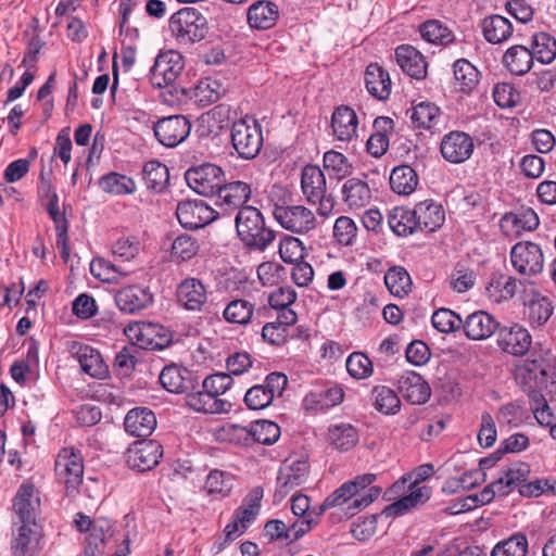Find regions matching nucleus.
Segmentation results:
<instances>
[{
	"label": "nucleus",
	"mask_w": 556,
	"mask_h": 556,
	"mask_svg": "<svg viewBox=\"0 0 556 556\" xmlns=\"http://www.w3.org/2000/svg\"><path fill=\"white\" fill-rule=\"evenodd\" d=\"M263 496V488L255 486L244 496L241 505L236 509L233 516L242 523V528L248 529L256 519Z\"/></svg>",
	"instance_id": "79ce46f5"
},
{
	"label": "nucleus",
	"mask_w": 556,
	"mask_h": 556,
	"mask_svg": "<svg viewBox=\"0 0 556 556\" xmlns=\"http://www.w3.org/2000/svg\"><path fill=\"white\" fill-rule=\"evenodd\" d=\"M125 334L137 346L147 350H163L170 343V336L155 323L136 321L125 328Z\"/></svg>",
	"instance_id": "6e6552de"
},
{
	"label": "nucleus",
	"mask_w": 556,
	"mask_h": 556,
	"mask_svg": "<svg viewBox=\"0 0 556 556\" xmlns=\"http://www.w3.org/2000/svg\"><path fill=\"white\" fill-rule=\"evenodd\" d=\"M176 298L179 305L188 311H201L206 302V288L197 278H186L176 290Z\"/></svg>",
	"instance_id": "a878e982"
},
{
	"label": "nucleus",
	"mask_w": 556,
	"mask_h": 556,
	"mask_svg": "<svg viewBox=\"0 0 556 556\" xmlns=\"http://www.w3.org/2000/svg\"><path fill=\"white\" fill-rule=\"evenodd\" d=\"M498 328L500 323L491 314L476 311L463 320L460 329L468 339L478 341L490 338Z\"/></svg>",
	"instance_id": "b1692460"
},
{
	"label": "nucleus",
	"mask_w": 556,
	"mask_h": 556,
	"mask_svg": "<svg viewBox=\"0 0 556 556\" xmlns=\"http://www.w3.org/2000/svg\"><path fill=\"white\" fill-rule=\"evenodd\" d=\"M156 417L148 407H135L130 409L124 420L125 431L138 438H147L156 428Z\"/></svg>",
	"instance_id": "bb28decb"
},
{
	"label": "nucleus",
	"mask_w": 556,
	"mask_h": 556,
	"mask_svg": "<svg viewBox=\"0 0 556 556\" xmlns=\"http://www.w3.org/2000/svg\"><path fill=\"white\" fill-rule=\"evenodd\" d=\"M365 86L371 96L386 100L391 93L390 75L377 63H370L365 72Z\"/></svg>",
	"instance_id": "f704fd0d"
},
{
	"label": "nucleus",
	"mask_w": 556,
	"mask_h": 556,
	"mask_svg": "<svg viewBox=\"0 0 556 556\" xmlns=\"http://www.w3.org/2000/svg\"><path fill=\"white\" fill-rule=\"evenodd\" d=\"M513 267L521 275L533 276L542 271L544 256L539 244L531 241L516 243L510 251Z\"/></svg>",
	"instance_id": "9d476101"
},
{
	"label": "nucleus",
	"mask_w": 556,
	"mask_h": 556,
	"mask_svg": "<svg viewBox=\"0 0 556 556\" xmlns=\"http://www.w3.org/2000/svg\"><path fill=\"white\" fill-rule=\"evenodd\" d=\"M279 255L285 263L293 264L305 255L303 242L292 236H285L279 242Z\"/></svg>",
	"instance_id": "680f3d73"
},
{
	"label": "nucleus",
	"mask_w": 556,
	"mask_h": 556,
	"mask_svg": "<svg viewBox=\"0 0 556 556\" xmlns=\"http://www.w3.org/2000/svg\"><path fill=\"white\" fill-rule=\"evenodd\" d=\"M309 465L306 459L283 463L277 476L275 497L282 500L293 489L306 482Z\"/></svg>",
	"instance_id": "2eb2a0df"
},
{
	"label": "nucleus",
	"mask_w": 556,
	"mask_h": 556,
	"mask_svg": "<svg viewBox=\"0 0 556 556\" xmlns=\"http://www.w3.org/2000/svg\"><path fill=\"white\" fill-rule=\"evenodd\" d=\"M418 230L433 232L439 229L444 220L443 207L432 200L419 202L414 207Z\"/></svg>",
	"instance_id": "c756f323"
},
{
	"label": "nucleus",
	"mask_w": 556,
	"mask_h": 556,
	"mask_svg": "<svg viewBox=\"0 0 556 556\" xmlns=\"http://www.w3.org/2000/svg\"><path fill=\"white\" fill-rule=\"evenodd\" d=\"M220 85L217 80L205 78L189 88L180 87L175 98L177 102L192 101L198 105L206 106L216 102L220 97Z\"/></svg>",
	"instance_id": "6ab92c4d"
},
{
	"label": "nucleus",
	"mask_w": 556,
	"mask_h": 556,
	"mask_svg": "<svg viewBox=\"0 0 556 556\" xmlns=\"http://www.w3.org/2000/svg\"><path fill=\"white\" fill-rule=\"evenodd\" d=\"M39 498L33 484L23 483L15 495L13 509L23 523L35 521Z\"/></svg>",
	"instance_id": "473e14b6"
},
{
	"label": "nucleus",
	"mask_w": 556,
	"mask_h": 556,
	"mask_svg": "<svg viewBox=\"0 0 556 556\" xmlns=\"http://www.w3.org/2000/svg\"><path fill=\"white\" fill-rule=\"evenodd\" d=\"M342 197L350 208H361L370 202L371 191L365 180L353 177L343 184Z\"/></svg>",
	"instance_id": "58836bf2"
},
{
	"label": "nucleus",
	"mask_w": 556,
	"mask_h": 556,
	"mask_svg": "<svg viewBox=\"0 0 556 556\" xmlns=\"http://www.w3.org/2000/svg\"><path fill=\"white\" fill-rule=\"evenodd\" d=\"M235 223L239 239L250 250L263 252L276 239V232L266 226L263 214L254 206L241 207Z\"/></svg>",
	"instance_id": "f03ea898"
},
{
	"label": "nucleus",
	"mask_w": 556,
	"mask_h": 556,
	"mask_svg": "<svg viewBox=\"0 0 556 556\" xmlns=\"http://www.w3.org/2000/svg\"><path fill=\"white\" fill-rule=\"evenodd\" d=\"M454 78L464 93H471L479 84V71L466 59L457 60L454 65Z\"/></svg>",
	"instance_id": "09e8293b"
},
{
	"label": "nucleus",
	"mask_w": 556,
	"mask_h": 556,
	"mask_svg": "<svg viewBox=\"0 0 556 556\" xmlns=\"http://www.w3.org/2000/svg\"><path fill=\"white\" fill-rule=\"evenodd\" d=\"M176 215L186 229H199L213 222L217 213L202 200H187L177 205Z\"/></svg>",
	"instance_id": "4468645a"
},
{
	"label": "nucleus",
	"mask_w": 556,
	"mask_h": 556,
	"mask_svg": "<svg viewBox=\"0 0 556 556\" xmlns=\"http://www.w3.org/2000/svg\"><path fill=\"white\" fill-rule=\"evenodd\" d=\"M255 306L245 299L230 301L223 312L226 321L237 325H248L254 315Z\"/></svg>",
	"instance_id": "3c124183"
},
{
	"label": "nucleus",
	"mask_w": 556,
	"mask_h": 556,
	"mask_svg": "<svg viewBox=\"0 0 556 556\" xmlns=\"http://www.w3.org/2000/svg\"><path fill=\"white\" fill-rule=\"evenodd\" d=\"M344 397L343 389L334 383L309 391L304 397L307 409L323 410L339 405Z\"/></svg>",
	"instance_id": "7c9ffc66"
},
{
	"label": "nucleus",
	"mask_w": 556,
	"mask_h": 556,
	"mask_svg": "<svg viewBox=\"0 0 556 556\" xmlns=\"http://www.w3.org/2000/svg\"><path fill=\"white\" fill-rule=\"evenodd\" d=\"M533 60L530 49L521 45L510 47L503 55V64L515 75L527 74L533 65Z\"/></svg>",
	"instance_id": "a19ab883"
},
{
	"label": "nucleus",
	"mask_w": 556,
	"mask_h": 556,
	"mask_svg": "<svg viewBox=\"0 0 556 556\" xmlns=\"http://www.w3.org/2000/svg\"><path fill=\"white\" fill-rule=\"evenodd\" d=\"M528 539L518 532L510 538L498 542L492 549L491 556H527Z\"/></svg>",
	"instance_id": "4d7b16f0"
},
{
	"label": "nucleus",
	"mask_w": 556,
	"mask_h": 556,
	"mask_svg": "<svg viewBox=\"0 0 556 556\" xmlns=\"http://www.w3.org/2000/svg\"><path fill=\"white\" fill-rule=\"evenodd\" d=\"M376 478L375 473H364L343 483L325 498L320 505V510L325 511L332 507H342L345 515L349 517L354 516L380 495L381 488L379 486H370L367 492L362 493Z\"/></svg>",
	"instance_id": "f257e3e1"
},
{
	"label": "nucleus",
	"mask_w": 556,
	"mask_h": 556,
	"mask_svg": "<svg viewBox=\"0 0 556 556\" xmlns=\"http://www.w3.org/2000/svg\"><path fill=\"white\" fill-rule=\"evenodd\" d=\"M540 225L538 214L532 207L521 206L508 212L500 220V227L505 236H520L523 231H533Z\"/></svg>",
	"instance_id": "a211bd4d"
},
{
	"label": "nucleus",
	"mask_w": 556,
	"mask_h": 556,
	"mask_svg": "<svg viewBox=\"0 0 556 556\" xmlns=\"http://www.w3.org/2000/svg\"><path fill=\"white\" fill-rule=\"evenodd\" d=\"M301 188L306 200L315 204L316 199H320L327 193L324 172L316 165H306L301 175Z\"/></svg>",
	"instance_id": "72a5a7b5"
},
{
	"label": "nucleus",
	"mask_w": 556,
	"mask_h": 556,
	"mask_svg": "<svg viewBox=\"0 0 556 556\" xmlns=\"http://www.w3.org/2000/svg\"><path fill=\"white\" fill-rule=\"evenodd\" d=\"M409 490L410 492L408 495L402 496L397 501L388 505L382 510V515L386 517L403 516L430 498L431 491L428 486H419L416 485V483H412Z\"/></svg>",
	"instance_id": "c85d7f7f"
},
{
	"label": "nucleus",
	"mask_w": 556,
	"mask_h": 556,
	"mask_svg": "<svg viewBox=\"0 0 556 556\" xmlns=\"http://www.w3.org/2000/svg\"><path fill=\"white\" fill-rule=\"evenodd\" d=\"M419 31L421 37L431 43L445 46L454 40L452 31L437 20L422 23Z\"/></svg>",
	"instance_id": "13d9d810"
},
{
	"label": "nucleus",
	"mask_w": 556,
	"mask_h": 556,
	"mask_svg": "<svg viewBox=\"0 0 556 556\" xmlns=\"http://www.w3.org/2000/svg\"><path fill=\"white\" fill-rule=\"evenodd\" d=\"M484 39L493 45L502 43L513 35V25L502 15H491L485 17L481 24Z\"/></svg>",
	"instance_id": "ea45409f"
},
{
	"label": "nucleus",
	"mask_w": 556,
	"mask_h": 556,
	"mask_svg": "<svg viewBox=\"0 0 556 556\" xmlns=\"http://www.w3.org/2000/svg\"><path fill=\"white\" fill-rule=\"evenodd\" d=\"M432 326L442 333L455 332L462 328V317L448 308L437 309L431 317Z\"/></svg>",
	"instance_id": "052dcab7"
},
{
	"label": "nucleus",
	"mask_w": 556,
	"mask_h": 556,
	"mask_svg": "<svg viewBox=\"0 0 556 556\" xmlns=\"http://www.w3.org/2000/svg\"><path fill=\"white\" fill-rule=\"evenodd\" d=\"M99 187L106 193L119 197L134 194L137 190V185L131 177L116 172L102 176L99 179Z\"/></svg>",
	"instance_id": "49530a36"
},
{
	"label": "nucleus",
	"mask_w": 556,
	"mask_h": 556,
	"mask_svg": "<svg viewBox=\"0 0 556 556\" xmlns=\"http://www.w3.org/2000/svg\"><path fill=\"white\" fill-rule=\"evenodd\" d=\"M395 60L402 71L415 79H424L427 75V63L424 55L410 45H402L395 49Z\"/></svg>",
	"instance_id": "cd10ccee"
},
{
	"label": "nucleus",
	"mask_w": 556,
	"mask_h": 556,
	"mask_svg": "<svg viewBox=\"0 0 556 556\" xmlns=\"http://www.w3.org/2000/svg\"><path fill=\"white\" fill-rule=\"evenodd\" d=\"M348 372L355 379H366L372 375L371 361L361 352L352 353L345 362Z\"/></svg>",
	"instance_id": "e2e57ef3"
},
{
	"label": "nucleus",
	"mask_w": 556,
	"mask_h": 556,
	"mask_svg": "<svg viewBox=\"0 0 556 556\" xmlns=\"http://www.w3.org/2000/svg\"><path fill=\"white\" fill-rule=\"evenodd\" d=\"M239 432L245 440L251 439L255 443L271 445L280 437V427L269 420H256L250 427H240Z\"/></svg>",
	"instance_id": "e433bc0d"
},
{
	"label": "nucleus",
	"mask_w": 556,
	"mask_h": 556,
	"mask_svg": "<svg viewBox=\"0 0 556 556\" xmlns=\"http://www.w3.org/2000/svg\"><path fill=\"white\" fill-rule=\"evenodd\" d=\"M288 383L287 376L281 372H270L264 382L251 387L244 395L245 405L253 410L268 407L276 396H281Z\"/></svg>",
	"instance_id": "0eeeda50"
},
{
	"label": "nucleus",
	"mask_w": 556,
	"mask_h": 556,
	"mask_svg": "<svg viewBox=\"0 0 556 556\" xmlns=\"http://www.w3.org/2000/svg\"><path fill=\"white\" fill-rule=\"evenodd\" d=\"M233 485V479L229 473L220 470H213L205 481V489L210 494L227 495Z\"/></svg>",
	"instance_id": "0e129e2a"
},
{
	"label": "nucleus",
	"mask_w": 556,
	"mask_h": 556,
	"mask_svg": "<svg viewBox=\"0 0 556 556\" xmlns=\"http://www.w3.org/2000/svg\"><path fill=\"white\" fill-rule=\"evenodd\" d=\"M160 382L172 393H187L195 390L199 384L192 371L175 364L163 368L160 374Z\"/></svg>",
	"instance_id": "412c9836"
},
{
	"label": "nucleus",
	"mask_w": 556,
	"mask_h": 556,
	"mask_svg": "<svg viewBox=\"0 0 556 556\" xmlns=\"http://www.w3.org/2000/svg\"><path fill=\"white\" fill-rule=\"evenodd\" d=\"M182 55L175 51L160 53L150 71V80L154 87L167 88L168 93L177 97L178 86L174 85L184 70Z\"/></svg>",
	"instance_id": "39448f33"
},
{
	"label": "nucleus",
	"mask_w": 556,
	"mask_h": 556,
	"mask_svg": "<svg viewBox=\"0 0 556 556\" xmlns=\"http://www.w3.org/2000/svg\"><path fill=\"white\" fill-rule=\"evenodd\" d=\"M251 192L252 190L250 185L244 181H225L216 194V204L225 212H238L241 207L245 206L244 204L251 198Z\"/></svg>",
	"instance_id": "5701e85b"
},
{
	"label": "nucleus",
	"mask_w": 556,
	"mask_h": 556,
	"mask_svg": "<svg viewBox=\"0 0 556 556\" xmlns=\"http://www.w3.org/2000/svg\"><path fill=\"white\" fill-rule=\"evenodd\" d=\"M410 121L417 128L435 129L442 118L439 106L431 102H420L410 109Z\"/></svg>",
	"instance_id": "a18cd8bd"
},
{
	"label": "nucleus",
	"mask_w": 556,
	"mask_h": 556,
	"mask_svg": "<svg viewBox=\"0 0 556 556\" xmlns=\"http://www.w3.org/2000/svg\"><path fill=\"white\" fill-rule=\"evenodd\" d=\"M384 283L393 295L402 298L409 292L412 279L405 268L396 266L386 273Z\"/></svg>",
	"instance_id": "6e6d98bb"
},
{
	"label": "nucleus",
	"mask_w": 556,
	"mask_h": 556,
	"mask_svg": "<svg viewBox=\"0 0 556 556\" xmlns=\"http://www.w3.org/2000/svg\"><path fill=\"white\" fill-rule=\"evenodd\" d=\"M358 119L353 109L338 106L331 116V127L338 140L351 141L357 135Z\"/></svg>",
	"instance_id": "2f4dec72"
},
{
	"label": "nucleus",
	"mask_w": 556,
	"mask_h": 556,
	"mask_svg": "<svg viewBox=\"0 0 556 556\" xmlns=\"http://www.w3.org/2000/svg\"><path fill=\"white\" fill-rule=\"evenodd\" d=\"M173 37L180 45L203 40L208 31L207 20L197 9L187 7L172 15L168 24Z\"/></svg>",
	"instance_id": "7ed1b4c3"
},
{
	"label": "nucleus",
	"mask_w": 556,
	"mask_h": 556,
	"mask_svg": "<svg viewBox=\"0 0 556 556\" xmlns=\"http://www.w3.org/2000/svg\"><path fill=\"white\" fill-rule=\"evenodd\" d=\"M153 130L161 144L166 148H175L188 138L191 124L182 115H172L157 121Z\"/></svg>",
	"instance_id": "ddd939ff"
},
{
	"label": "nucleus",
	"mask_w": 556,
	"mask_h": 556,
	"mask_svg": "<svg viewBox=\"0 0 556 556\" xmlns=\"http://www.w3.org/2000/svg\"><path fill=\"white\" fill-rule=\"evenodd\" d=\"M142 175L147 188L155 192H161L169 180L167 166L155 160L144 164Z\"/></svg>",
	"instance_id": "8fccbe9b"
},
{
	"label": "nucleus",
	"mask_w": 556,
	"mask_h": 556,
	"mask_svg": "<svg viewBox=\"0 0 556 556\" xmlns=\"http://www.w3.org/2000/svg\"><path fill=\"white\" fill-rule=\"evenodd\" d=\"M357 227L354 220L348 216L337 218L333 226V236L337 241L344 245H350L356 238Z\"/></svg>",
	"instance_id": "774afa93"
},
{
	"label": "nucleus",
	"mask_w": 556,
	"mask_h": 556,
	"mask_svg": "<svg viewBox=\"0 0 556 556\" xmlns=\"http://www.w3.org/2000/svg\"><path fill=\"white\" fill-rule=\"evenodd\" d=\"M230 138L232 148L243 160L257 156L263 146L261 125L250 117L238 119L232 124Z\"/></svg>",
	"instance_id": "20e7f679"
},
{
	"label": "nucleus",
	"mask_w": 556,
	"mask_h": 556,
	"mask_svg": "<svg viewBox=\"0 0 556 556\" xmlns=\"http://www.w3.org/2000/svg\"><path fill=\"white\" fill-rule=\"evenodd\" d=\"M388 224L392 231L400 237H407L418 231L414 208L393 207L389 212Z\"/></svg>",
	"instance_id": "c03bdc74"
},
{
	"label": "nucleus",
	"mask_w": 556,
	"mask_h": 556,
	"mask_svg": "<svg viewBox=\"0 0 556 556\" xmlns=\"http://www.w3.org/2000/svg\"><path fill=\"white\" fill-rule=\"evenodd\" d=\"M324 167L331 170L337 178H343L351 173L352 166L348 159L338 151H327L324 154Z\"/></svg>",
	"instance_id": "338daca9"
},
{
	"label": "nucleus",
	"mask_w": 556,
	"mask_h": 556,
	"mask_svg": "<svg viewBox=\"0 0 556 556\" xmlns=\"http://www.w3.org/2000/svg\"><path fill=\"white\" fill-rule=\"evenodd\" d=\"M55 475L67 490H75L83 481L84 460L79 451L64 447L55 459Z\"/></svg>",
	"instance_id": "1a4fd4ad"
},
{
	"label": "nucleus",
	"mask_w": 556,
	"mask_h": 556,
	"mask_svg": "<svg viewBox=\"0 0 556 556\" xmlns=\"http://www.w3.org/2000/svg\"><path fill=\"white\" fill-rule=\"evenodd\" d=\"M534 60L542 64H549L556 58V40L547 33L533 35L530 49Z\"/></svg>",
	"instance_id": "603ef678"
},
{
	"label": "nucleus",
	"mask_w": 556,
	"mask_h": 556,
	"mask_svg": "<svg viewBox=\"0 0 556 556\" xmlns=\"http://www.w3.org/2000/svg\"><path fill=\"white\" fill-rule=\"evenodd\" d=\"M225 178L222 167L212 163L193 166L185 173L188 186L204 197L216 195L220 187H223Z\"/></svg>",
	"instance_id": "423d86ee"
},
{
	"label": "nucleus",
	"mask_w": 556,
	"mask_h": 556,
	"mask_svg": "<svg viewBox=\"0 0 556 556\" xmlns=\"http://www.w3.org/2000/svg\"><path fill=\"white\" fill-rule=\"evenodd\" d=\"M29 525L23 523L17 529V534L11 545L13 556H35L37 539Z\"/></svg>",
	"instance_id": "5fc2aeb1"
},
{
	"label": "nucleus",
	"mask_w": 556,
	"mask_h": 556,
	"mask_svg": "<svg viewBox=\"0 0 556 556\" xmlns=\"http://www.w3.org/2000/svg\"><path fill=\"white\" fill-rule=\"evenodd\" d=\"M71 353L79 363L83 372L97 379L106 377L108 366L98 350L87 344L74 342L71 345Z\"/></svg>",
	"instance_id": "aec40b11"
},
{
	"label": "nucleus",
	"mask_w": 556,
	"mask_h": 556,
	"mask_svg": "<svg viewBox=\"0 0 556 556\" xmlns=\"http://www.w3.org/2000/svg\"><path fill=\"white\" fill-rule=\"evenodd\" d=\"M473 149L472 138L468 134L458 130L444 135L440 144L442 156L452 164H460L467 161L472 155Z\"/></svg>",
	"instance_id": "f3484780"
},
{
	"label": "nucleus",
	"mask_w": 556,
	"mask_h": 556,
	"mask_svg": "<svg viewBox=\"0 0 556 556\" xmlns=\"http://www.w3.org/2000/svg\"><path fill=\"white\" fill-rule=\"evenodd\" d=\"M162 455L163 447L157 441H138L128 448L127 463L130 468L143 472L154 468Z\"/></svg>",
	"instance_id": "dca6fc26"
},
{
	"label": "nucleus",
	"mask_w": 556,
	"mask_h": 556,
	"mask_svg": "<svg viewBox=\"0 0 556 556\" xmlns=\"http://www.w3.org/2000/svg\"><path fill=\"white\" fill-rule=\"evenodd\" d=\"M278 7L270 1H256L248 10V23L255 29H269L278 18Z\"/></svg>",
	"instance_id": "4c0bfd02"
},
{
	"label": "nucleus",
	"mask_w": 556,
	"mask_h": 556,
	"mask_svg": "<svg viewBox=\"0 0 556 556\" xmlns=\"http://www.w3.org/2000/svg\"><path fill=\"white\" fill-rule=\"evenodd\" d=\"M115 302L122 312L135 314L153 302V294L148 287L128 286L117 291Z\"/></svg>",
	"instance_id": "393cba45"
},
{
	"label": "nucleus",
	"mask_w": 556,
	"mask_h": 556,
	"mask_svg": "<svg viewBox=\"0 0 556 556\" xmlns=\"http://www.w3.org/2000/svg\"><path fill=\"white\" fill-rule=\"evenodd\" d=\"M358 431L351 424L341 422L328 428L327 442L337 451L348 452L358 443Z\"/></svg>",
	"instance_id": "c9c22d12"
},
{
	"label": "nucleus",
	"mask_w": 556,
	"mask_h": 556,
	"mask_svg": "<svg viewBox=\"0 0 556 556\" xmlns=\"http://www.w3.org/2000/svg\"><path fill=\"white\" fill-rule=\"evenodd\" d=\"M198 250L197 240L189 235H180L172 244V256L178 261H188L198 253Z\"/></svg>",
	"instance_id": "69168bd1"
},
{
	"label": "nucleus",
	"mask_w": 556,
	"mask_h": 556,
	"mask_svg": "<svg viewBox=\"0 0 556 556\" xmlns=\"http://www.w3.org/2000/svg\"><path fill=\"white\" fill-rule=\"evenodd\" d=\"M418 181L415 169L406 164L394 167L390 174V187L400 195L413 193L418 186Z\"/></svg>",
	"instance_id": "37998d69"
},
{
	"label": "nucleus",
	"mask_w": 556,
	"mask_h": 556,
	"mask_svg": "<svg viewBox=\"0 0 556 556\" xmlns=\"http://www.w3.org/2000/svg\"><path fill=\"white\" fill-rule=\"evenodd\" d=\"M275 219L291 232L305 233L316 227L314 213L303 205L276 206Z\"/></svg>",
	"instance_id": "9b49d317"
},
{
	"label": "nucleus",
	"mask_w": 556,
	"mask_h": 556,
	"mask_svg": "<svg viewBox=\"0 0 556 556\" xmlns=\"http://www.w3.org/2000/svg\"><path fill=\"white\" fill-rule=\"evenodd\" d=\"M497 346L513 356L526 355L532 345V336L529 330L517 323L498 328Z\"/></svg>",
	"instance_id": "f8f14e48"
},
{
	"label": "nucleus",
	"mask_w": 556,
	"mask_h": 556,
	"mask_svg": "<svg viewBox=\"0 0 556 556\" xmlns=\"http://www.w3.org/2000/svg\"><path fill=\"white\" fill-rule=\"evenodd\" d=\"M187 405L200 413L217 414L223 410V402L215 399L206 390L187 392Z\"/></svg>",
	"instance_id": "864d4df0"
},
{
	"label": "nucleus",
	"mask_w": 556,
	"mask_h": 556,
	"mask_svg": "<svg viewBox=\"0 0 556 556\" xmlns=\"http://www.w3.org/2000/svg\"><path fill=\"white\" fill-rule=\"evenodd\" d=\"M371 401L375 408L384 415H395L401 408V400L397 393L387 386L374 387Z\"/></svg>",
	"instance_id": "de8ad7c7"
},
{
	"label": "nucleus",
	"mask_w": 556,
	"mask_h": 556,
	"mask_svg": "<svg viewBox=\"0 0 556 556\" xmlns=\"http://www.w3.org/2000/svg\"><path fill=\"white\" fill-rule=\"evenodd\" d=\"M397 389L414 405L425 404L431 395L428 382L415 371H404L397 379Z\"/></svg>",
	"instance_id": "4be33fe9"
},
{
	"label": "nucleus",
	"mask_w": 556,
	"mask_h": 556,
	"mask_svg": "<svg viewBox=\"0 0 556 556\" xmlns=\"http://www.w3.org/2000/svg\"><path fill=\"white\" fill-rule=\"evenodd\" d=\"M553 314V306L546 296H534L527 306V316L531 326L544 325Z\"/></svg>",
	"instance_id": "bf43d9fd"
}]
</instances>
